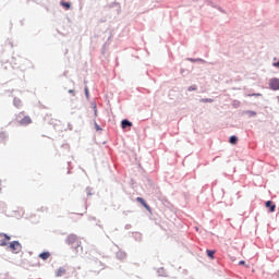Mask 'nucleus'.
<instances>
[{
	"mask_svg": "<svg viewBox=\"0 0 279 279\" xmlns=\"http://www.w3.org/2000/svg\"><path fill=\"white\" fill-rule=\"evenodd\" d=\"M61 5L63 8H65V10H70L71 9V3H69V2H61Z\"/></svg>",
	"mask_w": 279,
	"mask_h": 279,
	"instance_id": "obj_14",
	"label": "nucleus"
},
{
	"mask_svg": "<svg viewBox=\"0 0 279 279\" xmlns=\"http://www.w3.org/2000/svg\"><path fill=\"white\" fill-rule=\"evenodd\" d=\"M69 93H73V89H70Z\"/></svg>",
	"mask_w": 279,
	"mask_h": 279,
	"instance_id": "obj_21",
	"label": "nucleus"
},
{
	"mask_svg": "<svg viewBox=\"0 0 279 279\" xmlns=\"http://www.w3.org/2000/svg\"><path fill=\"white\" fill-rule=\"evenodd\" d=\"M121 128L122 130H125L126 128H132V122H130V120H123L121 122Z\"/></svg>",
	"mask_w": 279,
	"mask_h": 279,
	"instance_id": "obj_8",
	"label": "nucleus"
},
{
	"mask_svg": "<svg viewBox=\"0 0 279 279\" xmlns=\"http://www.w3.org/2000/svg\"><path fill=\"white\" fill-rule=\"evenodd\" d=\"M9 248L11 250V252H13V254H19V252L23 250V246L21 245V242L13 241L9 244Z\"/></svg>",
	"mask_w": 279,
	"mask_h": 279,
	"instance_id": "obj_2",
	"label": "nucleus"
},
{
	"mask_svg": "<svg viewBox=\"0 0 279 279\" xmlns=\"http://www.w3.org/2000/svg\"><path fill=\"white\" fill-rule=\"evenodd\" d=\"M96 129L99 130V126L96 125Z\"/></svg>",
	"mask_w": 279,
	"mask_h": 279,
	"instance_id": "obj_23",
	"label": "nucleus"
},
{
	"mask_svg": "<svg viewBox=\"0 0 279 279\" xmlns=\"http://www.w3.org/2000/svg\"><path fill=\"white\" fill-rule=\"evenodd\" d=\"M239 265H245V260H240Z\"/></svg>",
	"mask_w": 279,
	"mask_h": 279,
	"instance_id": "obj_19",
	"label": "nucleus"
},
{
	"mask_svg": "<svg viewBox=\"0 0 279 279\" xmlns=\"http://www.w3.org/2000/svg\"><path fill=\"white\" fill-rule=\"evenodd\" d=\"M248 97H260V94H252V95H248Z\"/></svg>",
	"mask_w": 279,
	"mask_h": 279,
	"instance_id": "obj_16",
	"label": "nucleus"
},
{
	"mask_svg": "<svg viewBox=\"0 0 279 279\" xmlns=\"http://www.w3.org/2000/svg\"><path fill=\"white\" fill-rule=\"evenodd\" d=\"M187 90H189L190 93L193 92V90H197V86L192 85V86H190V87L187 88Z\"/></svg>",
	"mask_w": 279,
	"mask_h": 279,
	"instance_id": "obj_15",
	"label": "nucleus"
},
{
	"mask_svg": "<svg viewBox=\"0 0 279 279\" xmlns=\"http://www.w3.org/2000/svg\"><path fill=\"white\" fill-rule=\"evenodd\" d=\"M51 257V253L49 252H44L39 254V258H41V260H47Z\"/></svg>",
	"mask_w": 279,
	"mask_h": 279,
	"instance_id": "obj_9",
	"label": "nucleus"
},
{
	"mask_svg": "<svg viewBox=\"0 0 279 279\" xmlns=\"http://www.w3.org/2000/svg\"><path fill=\"white\" fill-rule=\"evenodd\" d=\"M272 66H278V69H279V61L276 63H272Z\"/></svg>",
	"mask_w": 279,
	"mask_h": 279,
	"instance_id": "obj_18",
	"label": "nucleus"
},
{
	"mask_svg": "<svg viewBox=\"0 0 279 279\" xmlns=\"http://www.w3.org/2000/svg\"><path fill=\"white\" fill-rule=\"evenodd\" d=\"M66 243L68 245H72V247H74V250H77V247H80V245H82V242H80V240L77 239V235H69L66 239Z\"/></svg>",
	"mask_w": 279,
	"mask_h": 279,
	"instance_id": "obj_1",
	"label": "nucleus"
},
{
	"mask_svg": "<svg viewBox=\"0 0 279 279\" xmlns=\"http://www.w3.org/2000/svg\"><path fill=\"white\" fill-rule=\"evenodd\" d=\"M21 125H29L32 123V118L26 116L20 121Z\"/></svg>",
	"mask_w": 279,
	"mask_h": 279,
	"instance_id": "obj_7",
	"label": "nucleus"
},
{
	"mask_svg": "<svg viewBox=\"0 0 279 279\" xmlns=\"http://www.w3.org/2000/svg\"><path fill=\"white\" fill-rule=\"evenodd\" d=\"M266 208H269V213H276V204L271 201L266 202Z\"/></svg>",
	"mask_w": 279,
	"mask_h": 279,
	"instance_id": "obj_6",
	"label": "nucleus"
},
{
	"mask_svg": "<svg viewBox=\"0 0 279 279\" xmlns=\"http://www.w3.org/2000/svg\"><path fill=\"white\" fill-rule=\"evenodd\" d=\"M229 143L231 145H236V143H239V137H236L235 135H232L230 138H229Z\"/></svg>",
	"mask_w": 279,
	"mask_h": 279,
	"instance_id": "obj_11",
	"label": "nucleus"
},
{
	"mask_svg": "<svg viewBox=\"0 0 279 279\" xmlns=\"http://www.w3.org/2000/svg\"><path fill=\"white\" fill-rule=\"evenodd\" d=\"M206 252H207V256L209 258H211V259L215 258V251L207 250Z\"/></svg>",
	"mask_w": 279,
	"mask_h": 279,
	"instance_id": "obj_13",
	"label": "nucleus"
},
{
	"mask_svg": "<svg viewBox=\"0 0 279 279\" xmlns=\"http://www.w3.org/2000/svg\"><path fill=\"white\" fill-rule=\"evenodd\" d=\"M85 94H86L87 97H88V87H85Z\"/></svg>",
	"mask_w": 279,
	"mask_h": 279,
	"instance_id": "obj_20",
	"label": "nucleus"
},
{
	"mask_svg": "<svg viewBox=\"0 0 279 279\" xmlns=\"http://www.w3.org/2000/svg\"><path fill=\"white\" fill-rule=\"evenodd\" d=\"M269 89L270 90H279V78H271L269 81Z\"/></svg>",
	"mask_w": 279,
	"mask_h": 279,
	"instance_id": "obj_4",
	"label": "nucleus"
},
{
	"mask_svg": "<svg viewBox=\"0 0 279 279\" xmlns=\"http://www.w3.org/2000/svg\"><path fill=\"white\" fill-rule=\"evenodd\" d=\"M201 102L202 104H213V99L211 98H202Z\"/></svg>",
	"mask_w": 279,
	"mask_h": 279,
	"instance_id": "obj_12",
	"label": "nucleus"
},
{
	"mask_svg": "<svg viewBox=\"0 0 279 279\" xmlns=\"http://www.w3.org/2000/svg\"><path fill=\"white\" fill-rule=\"evenodd\" d=\"M10 236L5 233H0V247H5L10 243Z\"/></svg>",
	"mask_w": 279,
	"mask_h": 279,
	"instance_id": "obj_3",
	"label": "nucleus"
},
{
	"mask_svg": "<svg viewBox=\"0 0 279 279\" xmlns=\"http://www.w3.org/2000/svg\"><path fill=\"white\" fill-rule=\"evenodd\" d=\"M0 136H4V134H3V133H0Z\"/></svg>",
	"mask_w": 279,
	"mask_h": 279,
	"instance_id": "obj_22",
	"label": "nucleus"
},
{
	"mask_svg": "<svg viewBox=\"0 0 279 279\" xmlns=\"http://www.w3.org/2000/svg\"><path fill=\"white\" fill-rule=\"evenodd\" d=\"M64 274H66V269L61 267L57 270L56 276H57V278H60V277L64 276Z\"/></svg>",
	"mask_w": 279,
	"mask_h": 279,
	"instance_id": "obj_10",
	"label": "nucleus"
},
{
	"mask_svg": "<svg viewBox=\"0 0 279 279\" xmlns=\"http://www.w3.org/2000/svg\"><path fill=\"white\" fill-rule=\"evenodd\" d=\"M136 202H138L140 204H142V206H144V208H146V210L148 213H151V207H149V205H147V203L145 202V199H143V197H137Z\"/></svg>",
	"mask_w": 279,
	"mask_h": 279,
	"instance_id": "obj_5",
	"label": "nucleus"
},
{
	"mask_svg": "<svg viewBox=\"0 0 279 279\" xmlns=\"http://www.w3.org/2000/svg\"><path fill=\"white\" fill-rule=\"evenodd\" d=\"M251 117H256V112L255 111H250Z\"/></svg>",
	"mask_w": 279,
	"mask_h": 279,
	"instance_id": "obj_17",
	"label": "nucleus"
}]
</instances>
